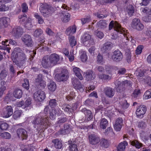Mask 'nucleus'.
Masks as SVG:
<instances>
[{
	"label": "nucleus",
	"mask_w": 151,
	"mask_h": 151,
	"mask_svg": "<svg viewBox=\"0 0 151 151\" xmlns=\"http://www.w3.org/2000/svg\"><path fill=\"white\" fill-rule=\"evenodd\" d=\"M144 47L142 45H140L138 46L137 48L135 51V53L137 55L140 54L142 51V50L143 49Z\"/></svg>",
	"instance_id": "nucleus-54"
},
{
	"label": "nucleus",
	"mask_w": 151,
	"mask_h": 151,
	"mask_svg": "<svg viewBox=\"0 0 151 151\" xmlns=\"http://www.w3.org/2000/svg\"><path fill=\"white\" fill-rule=\"evenodd\" d=\"M128 145V143L126 141L120 143L117 147V151H124L126 146Z\"/></svg>",
	"instance_id": "nucleus-27"
},
{
	"label": "nucleus",
	"mask_w": 151,
	"mask_h": 151,
	"mask_svg": "<svg viewBox=\"0 0 151 151\" xmlns=\"http://www.w3.org/2000/svg\"><path fill=\"white\" fill-rule=\"evenodd\" d=\"M17 134L19 138L20 137L22 139H26L27 137V133L26 131L23 129H19L17 131Z\"/></svg>",
	"instance_id": "nucleus-23"
},
{
	"label": "nucleus",
	"mask_w": 151,
	"mask_h": 151,
	"mask_svg": "<svg viewBox=\"0 0 151 151\" xmlns=\"http://www.w3.org/2000/svg\"><path fill=\"white\" fill-rule=\"evenodd\" d=\"M35 17L38 19V22L40 24H42L44 22V20L41 16L38 14L37 13H35Z\"/></svg>",
	"instance_id": "nucleus-51"
},
{
	"label": "nucleus",
	"mask_w": 151,
	"mask_h": 151,
	"mask_svg": "<svg viewBox=\"0 0 151 151\" xmlns=\"http://www.w3.org/2000/svg\"><path fill=\"white\" fill-rule=\"evenodd\" d=\"M146 111V108L144 105H141L138 107L136 111L137 116L139 118H142Z\"/></svg>",
	"instance_id": "nucleus-16"
},
{
	"label": "nucleus",
	"mask_w": 151,
	"mask_h": 151,
	"mask_svg": "<svg viewBox=\"0 0 151 151\" xmlns=\"http://www.w3.org/2000/svg\"><path fill=\"white\" fill-rule=\"evenodd\" d=\"M138 126L139 127H140L142 129L145 128L147 126L146 123L143 121H141L139 122L138 123Z\"/></svg>",
	"instance_id": "nucleus-63"
},
{
	"label": "nucleus",
	"mask_w": 151,
	"mask_h": 151,
	"mask_svg": "<svg viewBox=\"0 0 151 151\" xmlns=\"http://www.w3.org/2000/svg\"><path fill=\"white\" fill-rule=\"evenodd\" d=\"M49 104L52 108H54L57 105L56 100L55 99H51L49 101Z\"/></svg>",
	"instance_id": "nucleus-58"
},
{
	"label": "nucleus",
	"mask_w": 151,
	"mask_h": 151,
	"mask_svg": "<svg viewBox=\"0 0 151 151\" xmlns=\"http://www.w3.org/2000/svg\"><path fill=\"white\" fill-rule=\"evenodd\" d=\"M89 142L92 145H96L100 141V139L94 134H91L88 136Z\"/></svg>",
	"instance_id": "nucleus-20"
},
{
	"label": "nucleus",
	"mask_w": 151,
	"mask_h": 151,
	"mask_svg": "<svg viewBox=\"0 0 151 151\" xmlns=\"http://www.w3.org/2000/svg\"><path fill=\"white\" fill-rule=\"evenodd\" d=\"M112 47V45L110 42H107L103 45L101 48V50L102 53L105 55L109 57V51Z\"/></svg>",
	"instance_id": "nucleus-10"
},
{
	"label": "nucleus",
	"mask_w": 151,
	"mask_h": 151,
	"mask_svg": "<svg viewBox=\"0 0 151 151\" xmlns=\"http://www.w3.org/2000/svg\"><path fill=\"white\" fill-rule=\"evenodd\" d=\"M123 119L122 118L119 117L115 120V123L114 125V128L117 131L120 130L123 125Z\"/></svg>",
	"instance_id": "nucleus-18"
},
{
	"label": "nucleus",
	"mask_w": 151,
	"mask_h": 151,
	"mask_svg": "<svg viewBox=\"0 0 151 151\" xmlns=\"http://www.w3.org/2000/svg\"><path fill=\"white\" fill-rule=\"evenodd\" d=\"M42 118H40L39 117L37 118L35 120L33 121V123L35 124H39L40 125H42Z\"/></svg>",
	"instance_id": "nucleus-60"
},
{
	"label": "nucleus",
	"mask_w": 151,
	"mask_h": 151,
	"mask_svg": "<svg viewBox=\"0 0 151 151\" xmlns=\"http://www.w3.org/2000/svg\"><path fill=\"white\" fill-rule=\"evenodd\" d=\"M72 83L74 88L78 91L83 92L84 89L83 85H81L80 81L77 78H74L73 80Z\"/></svg>",
	"instance_id": "nucleus-15"
},
{
	"label": "nucleus",
	"mask_w": 151,
	"mask_h": 151,
	"mask_svg": "<svg viewBox=\"0 0 151 151\" xmlns=\"http://www.w3.org/2000/svg\"><path fill=\"white\" fill-rule=\"evenodd\" d=\"M22 29L19 27L13 28L12 31L13 35L16 38L20 37L23 33Z\"/></svg>",
	"instance_id": "nucleus-21"
},
{
	"label": "nucleus",
	"mask_w": 151,
	"mask_h": 151,
	"mask_svg": "<svg viewBox=\"0 0 151 151\" xmlns=\"http://www.w3.org/2000/svg\"><path fill=\"white\" fill-rule=\"evenodd\" d=\"M8 127V125L6 122L4 121H0V129L6 130Z\"/></svg>",
	"instance_id": "nucleus-40"
},
{
	"label": "nucleus",
	"mask_w": 151,
	"mask_h": 151,
	"mask_svg": "<svg viewBox=\"0 0 151 151\" xmlns=\"http://www.w3.org/2000/svg\"><path fill=\"white\" fill-rule=\"evenodd\" d=\"M107 22L104 20L100 21L97 23V26L98 29H104L107 27Z\"/></svg>",
	"instance_id": "nucleus-26"
},
{
	"label": "nucleus",
	"mask_w": 151,
	"mask_h": 151,
	"mask_svg": "<svg viewBox=\"0 0 151 151\" xmlns=\"http://www.w3.org/2000/svg\"><path fill=\"white\" fill-rule=\"evenodd\" d=\"M126 84L130 85L131 84L130 82L127 80L122 82L118 80L116 81L115 82V85L116 88V91L118 92H121L124 89V86Z\"/></svg>",
	"instance_id": "nucleus-11"
},
{
	"label": "nucleus",
	"mask_w": 151,
	"mask_h": 151,
	"mask_svg": "<svg viewBox=\"0 0 151 151\" xmlns=\"http://www.w3.org/2000/svg\"><path fill=\"white\" fill-rule=\"evenodd\" d=\"M68 142L70 151H78L77 145L76 142L70 140L68 141Z\"/></svg>",
	"instance_id": "nucleus-25"
},
{
	"label": "nucleus",
	"mask_w": 151,
	"mask_h": 151,
	"mask_svg": "<svg viewBox=\"0 0 151 151\" xmlns=\"http://www.w3.org/2000/svg\"><path fill=\"white\" fill-rule=\"evenodd\" d=\"M64 129L65 130V132H66V133L67 134L69 133L70 132L71 130L70 126L68 124L65 125L64 127Z\"/></svg>",
	"instance_id": "nucleus-62"
},
{
	"label": "nucleus",
	"mask_w": 151,
	"mask_h": 151,
	"mask_svg": "<svg viewBox=\"0 0 151 151\" xmlns=\"http://www.w3.org/2000/svg\"><path fill=\"white\" fill-rule=\"evenodd\" d=\"M81 40L83 44L88 47L95 44L94 40L91 38V36L87 33H85L82 36Z\"/></svg>",
	"instance_id": "nucleus-4"
},
{
	"label": "nucleus",
	"mask_w": 151,
	"mask_h": 151,
	"mask_svg": "<svg viewBox=\"0 0 151 151\" xmlns=\"http://www.w3.org/2000/svg\"><path fill=\"white\" fill-rule=\"evenodd\" d=\"M130 143L132 145L135 146L137 148H139L142 146V144L139 143L138 141L136 140H134L130 141Z\"/></svg>",
	"instance_id": "nucleus-37"
},
{
	"label": "nucleus",
	"mask_w": 151,
	"mask_h": 151,
	"mask_svg": "<svg viewBox=\"0 0 151 151\" xmlns=\"http://www.w3.org/2000/svg\"><path fill=\"white\" fill-rule=\"evenodd\" d=\"M130 143L132 145L135 146L137 148H139L142 146V144L139 143L138 141L136 140H134L130 141Z\"/></svg>",
	"instance_id": "nucleus-36"
},
{
	"label": "nucleus",
	"mask_w": 151,
	"mask_h": 151,
	"mask_svg": "<svg viewBox=\"0 0 151 151\" xmlns=\"http://www.w3.org/2000/svg\"><path fill=\"white\" fill-rule=\"evenodd\" d=\"M9 21L10 19L8 17L0 18V32L4 31V29L8 27Z\"/></svg>",
	"instance_id": "nucleus-13"
},
{
	"label": "nucleus",
	"mask_w": 151,
	"mask_h": 151,
	"mask_svg": "<svg viewBox=\"0 0 151 151\" xmlns=\"http://www.w3.org/2000/svg\"><path fill=\"white\" fill-rule=\"evenodd\" d=\"M85 77L87 81L93 80L96 77V75L92 70H88L86 73Z\"/></svg>",
	"instance_id": "nucleus-22"
},
{
	"label": "nucleus",
	"mask_w": 151,
	"mask_h": 151,
	"mask_svg": "<svg viewBox=\"0 0 151 151\" xmlns=\"http://www.w3.org/2000/svg\"><path fill=\"white\" fill-rule=\"evenodd\" d=\"M127 12L128 14L130 16L132 15L134 13V10L133 6L131 5H129L127 8Z\"/></svg>",
	"instance_id": "nucleus-48"
},
{
	"label": "nucleus",
	"mask_w": 151,
	"mask_h": 151,
	"mask_svg": "<svg viewBox=\"0 0 151 151\" xmlns=\"http://www.w3.org/2000/svg\"><path fill=\"white\" fill-rule=\"evenodd\" d=\"M8 74L7 71L6 70H2L0 74V78L1 79H4Z\"/></svg>",
	"instance_id": "nucleus-52"
},
{
	"label": "nucleus",
	"mask_w": 151,
	"mask_h": 151,
	"mask_svg": "<svg viewBox=\"0 0 151 151\" xmlns=\"http://www.w3.org/2000/svg\"><path fill=\"white\" fill-rule=\"evenodd\" d=\"M68 73L66 69L63 70L60 74H57L55 76V78L58 81H66L68 78Z\"/></svg>",
	"instance_id": "nucleus-5"
},
{
	"label": "nucleus",
	"mask_w": 151,
	"mask_h": 151,
	"mask_svg": "<svg viewBox=\"0 0 151 151\" xmlns=\"http://www.w3.org/2000/svg\"><path fill=\"white\" fill-rule=\"evenodd\" d=\"M141 10L143 13L145 14L147 16H150L151 15V12H150L149 9L147 7L142 8L141 9Z\"/></svg>",
	"instance_id": "nucleus-44"
},
{
	"label": "nucleus",
	"mask_w": 151,
	"mask_h": 151,
	"mask_svg": "<svg viewBox=\"0 0 151 151\" xmlns=\"http://www.w3.org/2000/svg\"><path fill=\"white\" fill-rule=\"evenodd\" d=\"M98 77L100 79L104 80H110L111 78V77L109 75L104 74H98Z\"/></svg>",
	"instance_id": "nucleus-39"
},
{
	"label": "nucleus",
	"mask_w": 151,
	"mask_h": 151,
	"mask_svg": "<svg viewBox=\"0 0 151 151\" xmlns=\"http://www.w3.org/2000/svg\"><path fill=\"white\" fill-rule=\"evenodd\" d=\"M13 109L11 106H7L6 108L3 110L2 115L3 117L8 118L13 114Z\"/></svg>",
	"instance_id": "nucleus-19"
},
{
	"label": "nucleus",
	"mask_w": 151,
	"mask_h": 151,
	"mask_svg": "<svg viewBox=\"0 0 151 151\" xmlns=\"http://www.w3.org/2000/svg\"><path fill=\"white\" fill-rule=\"evenodd\" d=\"M101 145L105 148L108 147L109 145L108 141L104 139H102L101 141Z\"/></svg>",
	"instance_id": "nucleus-46"
},
{
	"label": "nucleus",
	"mask_w": 151,
	"mask_h": 151,
	"mask_svg": "<svg viewBox=\"0 0 151 151\" xmlns=\"http://www.w3.org/2000/svg\"><path fill=\"white\" fill-rule=\"evenodd\" d=\"M52 9V8L47 4H41L40 10L43 17L47 18L51 16Z\"/></svg>",
	"instance_id": "nucleus-3"
},
{
	"label": "nucleus",
	"mask_w": 151,
	"mask_h": 151,
	"mask_svg": "<svg viewBox=\"0 0 151 151\" xmlns=\"http://www.w3.org/2000/svg\"><path fill=\"white\" fill-rule=\"evenodd\" d=\"M22 112L21 110H16L14 113L13 117L14 119H16L19 118L21 116Z\"/></svg>",
	"instance_id": "nucleus-45"
},
{
	"label": "nucleus",
	"mask_w": 151,
	"mask_h": 151,
	"mask_svg": "<svg viewBox=\"0 0 151 151\" xmlns=\"http://www.w3.org/2000/svg\"><path fill=\"white\" fill-rule=\"evenodd\" d=\"M52 67L59 63L60 60V57L56 53H54L49 56Z\"/></svg>",
	"instance_id": "nucleus-12"
},
{
	"label": "nucleus",
	"mask_w": 151,
	"mask_h": 151,
	"mask_svg": "<svg viewBox=\"0 0 151 151\" xmlns=\"http://www.w3.org/2000/svg\"><path fill=\"white\" fill-rule=\"evenodd\" d=\"M48 89L51 91H54L56 89V85L54 82L50 81L48 84Z\"/></svg>",
	"instance_id": "nucleus-35"
},
{
	"label": "nucleus",
	"mask_w": 151,
	"mask_h": 151,
	"mask_svg": "<svg viewBox=\"0 0 151 151\" xmlns=\"http://www.w3.org/2000/svg\"><path fill=\"white\" fill-rule=\"evenodd\" d=\"M52 142L54 144L55 147L57 149H61L62 147V144L58 139H55L52 140Z\"/></svg>",
	"instance_id": "nucleus-30"
},
{
	"label": "nucleus",
	"mask_w": 151,
	"mask_h": 151,
	"mask_svg": "<svg viewBox=\"0 0 151 151\" xmlns=\"http://www.w3.org/2000/svg\"><path fill=\"white\" fill-rule=\"evenodd\" d=\"M24 82L22 83V86L25 89L28 90V80L27 79H24Z\"/></svg>",
	"instance_id": "nucleus-56"
},
{
	"label": "nucleus",
	"mask_w": 151,
	"mask_h": 151,
	"mask_svg": "<svg viewBox=\"0 0 151 151\" xmlns=\"http://www.w3.org/2000/svg\"><path fill=\"white\" fill-rule=\"evenodd\" d=\"M130 143L132 145L135 146L137 148H139L142 146V144L139 143L138 141L136 140H134L130 141Z\"/></svg>",
	"instance_id": "nucleus-38"
},
{
	"label": "nucleus",
	"mask_w": 151,
	"mask_h": 151,
	"mask_svg": "<svg viewBox=\"0 0 151 151\" xmlns=\"http://www.w3.org/2000/svg\"><path fill=\"white\" fill-rule=\"evenodd\" d=\"M22 12H24L27 11L28 10V6L27 4L25 3H23L21 5Z\"/></svg>",
	"instance_id": "nucleus-64"
},
{
	"label": "nucleus",
	"mask_w": 151,
	"mask_h": 151,
	"mask_svg": "<svg viewBox=\"0 0 151 151\" xmlns=\"http://www.w3.org/2000/svg\"><path fill=\"white\" fill-rule=\"evenodd\" d=\"M33 96L36 101L40 102L43 101L46 97L44 92L41 90H39L35 92Z\"/></svg>",
	"instance_id": "nucleus-8"
},
{
	"label": "nucleus",
	"mask_w": 151,
	"mask_h": 151,
	"mask_svg": "<svg viewBox=\"0 0 151 151\" xmlns=\"http://www.w3.org/2000/svg\"><path fill=\"white\" fill-rule=\"evenodd\" d=\"M62 109L65 111L70 114L72 113L73 110L71 109V106L67 104H64L62 106Z\"/></svg>",
	"instance_id": "nucleus-31"
},
{
	"label": "nucleus",
	"mask_w": 151,
	"mask_h": 151,
	"mask_svg": "<svg viewBox=\"0 0 151 151\" xmlns=\"http://www.w3.org/2000/svg\"><path fill=\"white\" fill-rule=\"evenodd\" d=\"M41 65L44 68H45L52 67L48 55L45 56L42 58Z\"/></svg>",
	"instance_id": "nucleus-14"
},
{
	"label": "nucleus",
	"mask_w": 151,
	"mask_h": 151,
	"mask_svg": "<svg viewBox=\"0 0 151 151\" xmlns=\"http://www.w3.org/2000/svg\"><path fill=\"white\" fill-rule=\"evenodd\" d=\"M131 26L133 29H136L138 31H141L144 28L143 25L140 22L138 18H134L132 21Z\"/></svg>",
	"instance_id": "nucleus-7"
},
{
	"label": "nucleus",
	"mask_w": 151,
	"mask_h": 151,
	"mask_svg": "<svg viewBox=\"0 0 151 151\" xmlns=\"http://www.w3.org/2000/svg\"><path fill=\"white\" fill-rule=\"evenodd\" d=\"M13 94L15 97L17 99H19L22 96V90L17 89L14 92Z\"/></svg>",
	"instance_id": "nucleus-32"
},
{
	"label": "nucleus",
	"mask_w": 151,
	"mask_h": 151,
	"mask_svg": "<svg viewBox=\"0 0 151 151\" xmlns=\"http://www.w3.org/2000/svg\"><path fill=\"white\" fill-rule=\"evenodd\" d=\"M12 58L14 63L18 66L20 67L21 65L19 64L20 61L25 60L26 59L25 55L21 52H14L12 54Z\"/></svg>",
	"instance_id": "nucleus-2"
},
{
	"label": "nucleus",
	"mask_w": 151,
	"mask_h": 151,
	"mask_svg": "<svg viewBox=\"0 0 151 151\" xmlns=\"http://www.w3.org/2000/svg\"><path fill=\"white\" fill-rule=\"evenodd\" d=\"M73 70L75 75L80 80H82L83 79V77L80 72L81 70L79 68L75 67L73 68Z\"/></svg>",
	"instance_id": "nucleus-29"
},
{
	"label": "nucleus",
	"mask_w": 151,
	"mask_h": 151,
	"mask_svg": "<svg viewBox=\"0 0 151 151\" xmlns=\"http://www.w3.org/2000/svg\"><path fill=\"white\" fill-rule=\"evenodd\" d=\"M114 28V30L117 32V35L116 34H114L111 37L112 39H116L117 38L119 39L120 37H121L120 35L121 34H125L124 31L122 29L121 26L116 22L111 21L109 25V30H111Z\"/></svg>",
	"instance_id": "nucleus-1"
},
{
	"label": "nucleus",
	"mask_w": 151,
	"mask_h": 151,
	"mask_svg": "<svg viewBox=\"0 0 151 151\" xmlns=\"http://www.w3.org/2000/svg\"><path fill=\"white\" fill-rule=\"evenodd\" d=\"M123 57V56L122 53L119 50L115 51L113 53L111 57L112 59L116 61H119L121 60Z\"/></svg>",
	"instance_id": "nucleus-17"
},
{
	"label": "nucleus",
	"mask_w": 151,
	"mask_h": 151,
	"mask_svg": "<svg viewBox=\"0 0 151 151\" xmlns=\"http://www.w3.org/2000/svg\"><path fill=\"white\" fill-rule=\"evenodd\" d=\"M57 111L55 109H52L50 112V118L52 119H54L55 118L57 114Z\"/></svg>",
	"instance_id": "nucleus-50"
},
{
	"label": "nucleus",
	"mask_w": 151,
	"mask_h": 151,
	"mask_svg": "<svg viewBox=\"0 0 151 151\" xmlns=\"http://www.w3.org/2000/svg\"><path fill=\"white\" fill-rule=\"evenodd\" d=\"M122 37V40L124 41H125V40H130L131 42L132 43H134L135 42V41L133 40L132 37H127V35L125 34H121L120 35Z\"/></svg>",
	"instance_id": "nucleus-43"
},
{
	"label": "nucleus",
	"mask_w": 151,
	"mask_h": 151,
	"mask_svg": "<svg viewBox=\"0 0 151 151\" xmlns=\"http://www.w3.org/2000/svg\"><path fill=\"white\" fill-rule=\"evenodd\" d=\"M62 8H63V10L62 11V15L61 16L62 17V20L64 22H67L70 19V14L67 12V10L68 8V10H69V8L65 6L64 5H62Z\"/></svg>",
	"instance_id": "nucleus-9"
},
{
	"label": "nucleus",
	"mask_w": 151,
	"mask_h": 151,
	"mask_svg": "<svg viewBox=\"0 0 151 151\" xmlns=\"http://www.w3.org/2000/svg\"><path fill=\"white\" fill-rule=\"evenodd\" d=\"M76 31V27L75 25H73L69 27L66 31V34L68 35H70L75 33Z\"/></svg>",
	"instance_id": "nucleus-28"
},
{
	"label": "nucleus",
	"mask_w": 151,
	"mask_h": 151,
	"mask_svg": "<svg viewBox=\"0 0 151 151\" xmlns=\"http://www.w3.org/2000/svg\"><path fill=\"white\" fill-rule=\"evenodd\" d=\"M140 93V90L136 89L134 90L132 94V96L134 98H136L138 95Z\"/></svg>",
	"instance_id": "nucleus-61"
},
{
	"label": "nucleus",
	"mask_w": 151,
	"mask_h": 151,
	"mask_svg": "<svg viewBox=\"0 0 151 151\" xmlns=\"http://www.w3.org/2000/svg\"><path fill=\"white\" fill-rule=\"evenodd\" d=\"M94 34L97 37L100 39L104 37V34L103 32L98 30L95 31Z\"/></svg>",
	"instance_id": "nucleus-55"
},
{
	"label": "nucleus",
	"mask_w": 151,
	"mask_h": 151,
	"mask_svg": "<svg viewBox=\"0 0 151 151\" xmlns=\"http://www.w3.org/2000/svg\"><path fill=\"white\" fill-rule=\"evenodd\" d=\"M43 31L40 29H36L34 32L33 36L35 37H38L43 33Z\"/></svg>",
	"instance_id": "nucleus-41"
},
{
	"label": "nucleus",
	"mask_w": 151,
	"mask_h": 151,
	"mask_svg": "<svg viewBox=\"0 0 151 151\" xmlns=\"http://www.w3.org/2000/svg\"><path fill=\"white\" fill-rule=\"evenodd\" d=\"M143 97L145 99H148L151 97V89L146 91L143 95Z\"/></svg>",
	"instance_id": "nucleus-49"
},
{
	"label": "nucleus",
	"mask_w": 151,
	"mask_h": 151,
	"mask_svg": "<svg viewBox=\"0 0 151 151\" xmlns=\"http://www.w3.org/2000/svg\"><path fill=\"white\" fill-rule=\"evenodd\" d=\"M9 70L12 76H14L15 74L16 71L14 69V66L13 65L10 64L9 66Z\"/></svg>",
	"instance_id": "nucleus-59"
},
{
	"label": "nucleus",
	"mask_w": 151,
	"mask_h": 151,
	"mask_svg": "<svg viewBox=\"0 0 151 151\" xmlns=\"http://www.w3.org/2000/svg\"><path fill=\"white\" fill-rule=\"evenodd\" d=\"M1 136L6 139L10 138L11 136V134L9 133L6 132H4L1 133Z\"/></svg>",
	"instance_id": "nucleus-57"
},
{
	"label": "nucleus",
	"mask_w": 151,
	"mask_h": 151,
	"mask_svg": "<svg viewBox=\"0 0 151 151\" xmlns=\"http://www.w3.org/2000/svg\"><path fill=\"white\" fill-rule=\"evenodd\" d=\"M108 121L105 119H101L100 123V127L101 128L105 129L107 126Z\"/></svg>",
	"instance_id": "nucleus-33"
},
{
	"label": "nucleus",
	"mask_w": 151,
	"mask_h": 151,
	"mask_svg": "<svg viewBox=\"0 0 151 151\" xmlns=\"http://www.w3.org/2000/svg\"><path fill=\"white\" fill-rule=\"evenodd\" d=\"M69 40L70 45L72 47L76 45V40L74 36L72 35H70L69 37Z\"/></svg>",
	"instance_id": "nucleus-34"
},
{
	"label": "nucleus",
	"mask_w": 151,
	"mask_h": 151,
	"mask_svg": "<svg viewBox=\"0 0 151 151\" xmlns=\"http://www.w3.org/2000/svg\"><path fill=\"white\" fill-rule=\"evenodd\" d=\"M81 111L83 113L85 116V118L81 119V122L85 121L87 122L93 119V115L92 112L90 110L84 108L81 109Z\"/></svg>",
	"instance_id": "nucleus-6"
},
{
	"label": "nucleus",
	"mask_w": 151,
	"mask_h": 151,
	"mask_svg": "<svg viewBox=\"0 0 151 151\" xmlns=\"http://www.w3.org/2000/svg\"><path fill=\"white\" fill-rule=\"evenodd\" d=\"M120 104L124 109H127L129 106V104L127 102V100L124 98L122 99Z\"/></svg>",
	"instance_id": "nucleus-42"
},
{
	"label": "nucleus",
	"mask_w": 151,
	"mask_h": 151,
	"mask_svg": "<svg viewBox=\"0 0 151 151\" xmlns=\"http://www.w3.org/2000/svg\"><path fill=\"white\" fill-rule=\"evenodd\" d=\"M80 58L81 60L83 62H84L87 61L88 58L86 55V53L85 51L83 52L82 53L81 56Z\"/></svg>",
	"instance_id": "nucleus-53"
},
{
	"label": "nucleus",
	"mask_w": 151,
	"mask_h": 151,
	"mask_svg": "<svg viewBox=\"0 0 151 151\" xmlns=\"http://www.w3.org/2000/svg\"><path fill=\"white\" fill-rule=\"evenodd\" d=\"M105 94L108 97H112L114 95L115 91L111 88L107 87L105 88L104 90Z\"/></svg>",
	"instance_id": "nucleus-24"
},
{
	"label": "nucleus",
	"mask_w": 151,
	"mask_h": 151,
	"mask_svg": "<svg viewBox=\"0 0 151 151\" xmlns=\"http://www.w3.org/2000/svg\"><path fill=\"white\" fill-rule=\"evenodd\" d=\"M22 40L25 45L27 47L28 44V35H24L22 37Z\"/></svg>",
	"instance_id": "nucleus-47"
}]
</instances>
